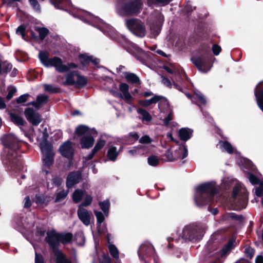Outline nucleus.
I'll list each match as a JSON object with an SVG mask.
<instances>
[{
    "label": "nucleus",
    "mask_w": 263,
    "mask_h": 263,
    "mask_svg": "<svg viewBox=\"0 0 263 263\" xmlns=\"http://www.w3.org/2000/svg\"><path fill=\"white\" fill-rule=\"evenodd\" d=\"M50 1L55 8L68 11L74 17L79 18L84 22L97 28L111 39L122 44L123 42H126V39L125 36L118 33L111 26L97 16L83 10H78L76 12H73L70 9V7L72 6L70 0H50Z\"/></svg>",
    "instance_id": "1"
},
{
    "label": "nucleus",
    "mask_w": 263,
    "mask_h": 263,
    "mask_svg": "<svg viewBox=\"0 0 263 263\" xmlns=\"http://www.w3.org/2000/svg\"><path fill=\"white\" fill-rule=\"evenodd\" d=\"M2 142L5 146L2 159L8 169L13 170L19 167L20 161L18 150L22 141L13 133L4 135Z\"/></svg>",
    "instance_id": "2"
},
{
    "label": "nucleus",
    "mask_w": 263,
    "mask_h": 263,
    "mask_svg": "<svg viewBox=\"0 0 263 263\" xmlns=\"http://www.w3.org/2000/svg\"><path fill=\"white\" fill-rule=\"evenodd\" d=\"M143 0H122L116 5L115 10L121 16L137 15L141 13Z\"/></svg>",
    "instance_id": "3"
},
{
    "label": "nucleus",
    "mask_w": 263,
    "mask_h": 263,
    "mask_svg": "<svg viewBox=\"0 0 263 263\" xmlns=\"http://www.w3.org/2000/svg\"><path fill=\"white\" fill-rule=\"evenodd\" d=\"M39 59L43 65L45 67H54L56 70L61 73L68 71L70 69L77 68V64L70 63L67 65L63 64L62 60L57 57L49 58L48 53L41 51L39 54Z\"/></svg>",
    "instance_id": "4"
},
{
    "label": "nucleus",
    "mask_w": 263,
    "mask_h": 263,
    "mask_svg": "<svg viewBox=\"0 0 263 263\" xmlns=\"http://www.w3.org/2000/svg\"><path fill=\"white\" fill-rule=\"evenodd\" d=\"M46 241L52 249L56 257V263H71L58 248L60 243V233L54 230L47 232Z\"/></svg>",
    "instance_id": "5"
},
{
    "label": "nucleus",
    "mask_w": 263,
    "mask_h": 263,
    "mask_svg": "<svg viewBox=\"0 0 263 263\" xmlns=\"http://www.w3.org/2000/svg\"><path fill=\"white\" fill-rule=\"evenodd\" d=\"M125 25L128 29L134 35L143 37L147 31L145 25L142 21L137 18H130L126 20Z\"/></svg>",
    "instance_id": "6"
},
{
    "label": "nucleus",
    "mask_w": 263,
    "mask_h": 263,
    "mask_svg": "<svg viewBox=\"0 0 263 263\" xmlns=\"http://www.w3.org/2000/svg\"><path fill=\"white\" fill-rule=\"evenodd\" d=\"M197 233V226L195 223H191L185 226L182 229L180 236L182 242L194 241L196 240Z\"/></svg>",
    "instance_id": "7"
},
{
    "label": "nucleus",
    "mask_w": 263,
    "mask_h": 263,
    "mask_svg": "<svg viewBox=\"0 0 263 263\" xmlns=\"http://www.w3.org/2000/svg\"><path fill=\"white\" fill-rule=\"evenodd\" d=\"M160 112L165 116L163 120V124L167 126L173 119V108L166 99L162 100L158 105Z\"/></svg>",
    "instance_id": "8"
},
{
    "label": "nucleus",
    "mask_w": 263,
    "mask_h": 263,
    "mask_svg": "<svg viewBox=\"0 0 263 263\" xmlns=\"http://www.w3.org/2000/svg\"><path fill=\"white\" fill-rule=\"evenodd\" d=\"M138 253L140 259L144 260L145 263H147L145 258L154 256L155 249L150 242H145L140 246Z\"/></svg>",
    "instance_id": "9"
},
{
    "label": "nucleus",
    "mask_w": 263,
    "mask_h": 263,
    "mask_svg": "<svg viewBox=\"0 0 263 263\" xmlns=\"http://www.w3.org/2000/svg\"><path fill=\"white\" fill-rule=\"evenodd\" d=\"M220 187L216 184L215 182H205L198 185V192L201 191L207 193L210 198L216 194L220 190Z\"/></svg>",
    "instance_id": "10"
},
{
    "label": "nucleus",
    "mask_w": 263,
    "mask_h": 263,
    "mask_svg": "<svg viewBox=\"0 0 263 263\" xmlns=\"http://www.w3.org/2000/svg\"><path fill=\"white\" fill-rule=\"evenodd\" d=\"M27 120L33 125L37 126L42 121L41 116L32 108H27L24 111Z\"/></svg>",
    "instance_id": "11"
},
{
    "label": "nucleus",
    "mask_w": 263,
    "mask_h": 263,
    "mask_svg": "<svg viewBox=\"0 0 263 263\" xmlns=\"http://www.w3.org/2000/svg\"><path fill=\"white\" fill-rule=\"evenodd\" d=\"M245 165L250 168L252 172H248L247 177L250 183L252 184H257L258 183L261 175L255 171V168L251 161L247 159H243Z\"/></svg>",
    "instance_id": "12"
},
{
    "label": "nucleus",
    "mask_w": 263,
    "mask_h": 263,
    "mask_svg": "<svg viewBox=\"0 0 263 263\" xmlns=\"http://www.w3.org/2000/svg\"><path fill=\"white\" fill-rule=\"evenodd\" d=\"M233 182L235 185L233 190V196L234 198L240 196L243 203L241 208H245L246 206L245 200L247 197V190L240 183H238L236 181Z\"/></svg>",
    "instance_id": "13"
},
{
    "label": "nucleus",
    "mask_w": 263,
    "mask_h": 263,
    "mask_svg": "<svg viewBox=\"0 0 263 263\" xmlns=\"http://www.w3.org/2000/svg\"><path fill=\"white\" fill-rule=\"evenodd\" d=\"M77 214L79 219L84 224L88 226L90 223L91 218L93 217L90 211L84 208L81 205H79L77 211Z\"/></svg>",
    "instance_id": "14"
},
{
    "label": "nucleus",
    "mask_w": 263,
    "mask_h": 263,
    "mask_svg": "<svg viewBox=\"0 0 263 263\" xmlns=\"http://www.w3.org/2000/svg\"><path fill=\"white\" fill-rule=\"evenodd\" d=\"M163 22V16L161 14L159 13L157 22L156 23H152L149 25V36L151 37L155 38L159 34Z\"/></svg>",
    "instance_id": "15"
},
{
    "label": "nucleus",
    "mask_w": 263,
    "mask_h": 263,
    "mask_svg": "<svg viewBox=\"0 0 263 263\" xmlns=\"http://www.w3.org/2000/svg\"><path fill=\"white\" fill-rule=\"evenodd\" d=\"M60 151L63 156L67 158H71L74 152L72 143L69 141H66L60 146Z\"/></svg>",
    "instance_id": "16"
},
{
    "label": "nucleus",
    "mask_w": 263,
    "mask_h": 263,
    "mask_svg": "<svg viewBox=\"0 0 263 263\" xmlns=\"http://www.w3.org/2000/svg\"><path fill=\"white\" fill-rule=\"evenodd\" d=\"M81 173L80 172L70 173L66 180V186L67 188L72 187L74 184L78 183L81 179Z\"/></svg>",
    "instance_id": "17"
},
{
    "label": "nucleus",
    "mask_w": 263,
    "mask_h": 263,
    "mask_svg": "<svg viewBox=\"0 0 263 263\" xmlns=\"http://www.w3.org/2000/svg\"><path fill=\"white\" fill-rule=\"evenodd\" d=\"M212 65L207 57L198 58V71L206 73L210 70Z\"/></svg>",
    "instance_id": "18"
},
{
    "label": "nucleus",
    "mask_w": 263,
    "mask_h": 263,
    "mask_svg": "<svg viewBox=\"0 0 263 263\" xmlns=\"http://www.w3.org/2000/svg\"><path fill=\"white\" fill-rule=\"evenodd\" d=\"M95 135H84L81 138L80 144L82 148L89 149L91 147L95 142Z\"/></svg>",
    "instance_id": "19"
},
{
    "label": "nucleus",
    "mask_w": 263,
    "mask_h": 263,
    "mask_svg": "<svg viewBox=\"0 0 263 263\" xmlns=\"http://www.w3.org/2000/svg\"><path fill=\"white\" fill-rule=\"evenodd\" d=\"M75 133L81 137L84 135L97 134V132L95 128H89L88 126L84 125L78 126L76 129Z\"/></svg>",
    "instance_id": "20"
},
{
    "label": "nucleus",
    "mask_w": 263,
    "mask_h": 263,
    "mask_svg": "<svg viewBox=\"0 0 263 263\" xmlns=\"http://www.w3.org/2000/svg\"><path fill=\"white\" fill-rule=\"evenodd\" d=\"M175 160L183 159L187 156V149L184 145H179L174 152Z\"/></svg>",
    "instance_id": "21"
},
{
    "label": "nucleus",
    "mask_w": 263,
    "mask_h": 263,
    "mask_svg": "<svg viewBox=\"0 0 263 263\" xmlns=\"http://www.w3.org/2000/svg\"><path fill=\"white\" fill-rule=\"evenodd\" d=\"M262 82H259L256 86L254 90V94L257 105L259 108L263 112V90H258L260 88V85Z\"/></svg>",
    "instance_id": "22"
},
{
    "label": "nucleus",
    "mask_w": 263,
    "mask_h": 263,
    "mask_svg": "<svg viewBox=\"0 0 263 263\" xmlns=\"http://www.w3.org/2000/svg\"><path fill=\"white\" fill-rule=\"evenodd\" d=\"M39 145L43 155L54 154L52 145L47 140H42Z\"/></svg>",
    "instance_id": "23"
},
{
    "label": "nucleus",
    "mask_w": 263,
    "mask_h": 263,
    "mask_svg": "<svg viewBox=\"0 0 263 263\" xmlns=\"http://www.w3.org/2000/svg\"><path fill=\"white\" fill-rule=\"evenodd\" d=\"M78 74L77 71H71L67 73L65 75V80L63 82V84L64 86L67 85H74L76 84L75 77Z\"/></svg>",
    "instance_id": "24"
},
{
    "label": "nucleus",
    "mask_w": 263,
    "mask_h": 263,
    "mask_svg": "<svg viewBox=\"0 0 263 263\" xmlns=\"http://www.w3.org/2000/svg\"><path fill=\"white\" fill-rule=\"evenodd\" d=\"M122 151V148H120L119 151H118L117 148L115 146H110L109 147L107 153V156L108 159L111 161H115L117 159L120 152Z\"/></svg>",
    "instance_id": "25"
},
{
    "label": "nucleus",
    "mask_w": 263,
    "mask_h": 263,
    "mask_svg": "<svg viewBox=\"0 0 263 263\" xmlns=\"http://www.w3.org/2000/svg\"><path fill=\"white\" fill-rule=\"evenodd\" d=\"M178 133L180 139L182 141H186L191 138L193 130L187 127H183L180 128Z\"/></svg>",
    "instance_id": "26"
},
{
    "label": "nucleus",
    "mask_w": 263,
    "mask_h": 263,
    "mask_svg": "<svg viewBox=\"0 0 263 263\" xmlns=\"http://www.w3.org/2000/svg\"><path fill=\"white\" fill-rule=\"evenodd\" d=\"M164 99H165L163 97L156 95L149 99L141 100L140 101L139 103L142 106L147 107L152 105V104L156 103L159 101L161 102Z\"/></svg>",
    "instance_id": "27"
},
{
    "label": "nucleus",
    "mask_w": 263,
    "mask_h": 263,
    "mask_svg": "<svg viewBox=\"0 0 263 263\" xmlns=\"http://www.w3.org/2000/svg\"><path fill=\"white\" fill-rule=\"evenodd\" d=\"M146 153V151L145 147L141 145L134 146L128 151V153L132 156H136L138 154L144 155Z\"/></svg>",
    "instance_id": "28"
},
{
    "label": "nucleus",
    "mask_w": 263,
    "mask_h": 263,
    "mask_svg": "<svg viewBox=\"0 0 263 263\" xmlns=\"http://www.w3.org/2000/svg\"><path fill=\"white\" fill-rule=\"evenodd\" d=\"M119 89L122 92L124 99L127 101H130L132 99V96L129 92V86L126 83H121L119 86Z\"/></svg>",
    "instance_id": "29"
},
{
    "label": "nucleus",
    "mask_w": 263,
    "mask_h": 263,
    "mask_svg": "<svg viewBox=\"0 0 263 263\" xmlns=\"http://www.w3.org/2000/svg\"><path fill=\"white\" fill-rule=\"evenodd\" d=\"M161 81L163 85L167 87L172 88L173 86H174V87L176 89L181 92H183V89L181 86L177 84L175 81H173L172 83L170 79L164 77H162Z\"/></svg>",
    "instance_id": "30"
},
{
    "label": "nucleus",
    "mask_w": 263,
    "mask_h": 263,
    "mask_svg": "<svg viewBox=\"0 0 263 263\" xmlns=\"http://www.w3.org/2000/svg\"><path fill=\"white\" fill-rule=\"evenodd\" d=\"M106 137L107 135L106 134H102L100 136V138L98 139L95 147L93 148V151L97 153L104 146L106 143Z\"/></svg>",
    "instance_id": "31"
},
{
    "label": "nucleus",
    "mask_w": 263,
    "mask_h": 263,
    "mask_svg": "<svg viewBox=\"0 0 263 263\" xmlns=\"http://www.w3.org/2000/svg\"><path fill=\"white\" fill-rule=\"evenodd\" d=\"M9 115L11 121L22 128L21 126H23L25 122L23 118L17 114L11 112L9 114Z\"/></svg>",
    "instance_id": "32"
},
{
    "label": "nucleus",
    "mask_w": 263,
    "mask_h": 263,
    "mask_svg": "<svg viewBox=\"0 0 263 263\" xmlns=\"http://www.w3.org/2000/svg\"><path fill=\"white\" fill-rule=\"evenodd\" d=\"M218 145L223 151H226L229 154H232L234 152V148L227 141H220Z\"/></svg>",
    "instance_id": "33"
},
{
    "label": "nucleus",
    "mask_w": 263,
    "mask_h": 263,
    "mask_svg": "<svg viewBox=\"0 0 263 263\" xmlns=\"http://www.w3.org/2000/svg\"><path fill=\"white\" fill-rule=\"evenodd\" d=\"M173 0H147L146 3L149 6L155 5L164 6L168 5Z\"/></svg>",
    "instance_id": "34"
},
{
    "label": "nucleus",
    "mask_w": 263,
    "mask_h": 263,
    "mask_svg": "<svg viewBox=\"0 0 263 263\" xmlns=\"http://www.w3.org/2000/svg\"><path fill=\"white\" fill-rule=\"evenodd\" d=\"M77 79L76 81V84L74 86L80 88L83 87L85 85H86L87 83V79L83 76H81L78 72V74H77Z\"/></svg>",
    "instance_id": "35"
},
{
    "label": "nucleus",
    "mask_w": 263,
    "mask_h": 263,
    "mask_svg": "<svg viewBox=\"0 0 263 263\" xmlns=\"http://www.w3.org/2000/svg\"><path fill=\"white\" fill-rule=\"evenodd\" d=\"M85 193V192L82 190L77 189L75 190L72 195V199L73 201L76 203L80 202L84 196Z\"/></svg>",
    "instance_id": "36"
},
{
    "label": "nucleus",
    "mask_w": 263,
    "mask_h": 263,
    "mask_svg": "<svg viewBox=\"0 0 263 263\" xmlns=\"http://www.w3.org/2000/svg\"><path fill=\"white\" fill-rule=\"evenodd\" d=\"M60 242L63 244L70 243L72 239V235L70 233H60Z\"/></svg>",
    "instance_id": "37"
},
{
    "label": "nucleus",
    "mask_w": 263,
    "mask_h": 263,
    "mask_svg": "<svg viewBox=\"0 0 263 263\" xmlns=\"http://www.w3.org/2000/svg\"><path fill=\"white\" fill-rule=\"evenodd\" d=\"M137 112L142 116V121H145L146 122H150L152 121V117L147 111L142 108H139L137 110Z\"/></svg>",
    "instance_id": "38"
},
{
    "label": "nucleus",
    "mask_w": 263,
    "mask_h": 263,
    "mask_svg": "<svg viewBox=\"0 0 263 263\" xmlns=\"http://www.w3.org/2000/svg\"><path fill=\"white\" fill-rule=\"evenodd\" d=\"M54 154L43 155V163L44 166H50L53 162Z\"/></svg>",
    "instance_id": "39"
},
{
    "label": "nucleus",
    "mask_w": 263,
    "mask_h": 263,
    "mask_svg": "<svg viewBox=\"0 0 263 263\" xmlns=\"http://www.w3.org/2000/svg\"><path fill=\"white\" fill-rule=\"evenodd\" d=\"M127 43L129 45V47L126 48V50L131 54H134L136 52L140 53L142 51V50L136 44L130 42H128Z\"/></svg>",
    "instance_id": "40"
},
{
    "label": "nucleus",
    "mask_w": 263,
    "mask_h": 263,
    "mask_svg": "<svg viewBox=\"0 0 263 263\" xmlns=\"http://www.w3.org/2000/svg\"><path fill=\"white\" fill-rule=\"evenodd\" d=\"M125 77L127 81L133 83H137L140 82V79L137 75L133 73L126 72Z\"/></svg>",
    "instance_id": "41"
},
{
    "label": "nucleus",
    "mask_w": 263,
    "mask_h": 263,
    "mask_svg": "<svg viewBox=\"0 0 263 263\" xmlns=\"http://www.w3.org/2000/svg\"><path fill=\"white\" fill-rule=\"evenodd\" d=\"M235 240L234 239L230 240L228 243L223 247L222 250V255H224L227 253L229 252L230 250L233 249L235 245Z\"/></svg>",
    "instance_id": "42"
},
{
    "label": "nucleus",
    "mask_w": 263,
    "mask_h": 263,
    "mask_svg": "<svg viewBox=\"0 0 263 263\" xmlns=\"http://www.w3.org/2000/svg\"><path fill=\"white\" fill-rule=\"evenodd\" d=\"M108 249L109 252L113 258L118 260L119 258V251L117 248L113 244L108 245Z\"/></svg>",
    "instance_id": "43"
},
{
    "label": "nucleus",
    "mask_w": 263,
    "mask_h": 263,
    "mask_svg": "<svg viewBox=\"0 0 263 263\" xmlns=\"http://www.w3.org/2000/svg\"><path fill=\"white\" fill-rule=\"evenodd\" d=\"M164 69L168 73H170L171 74H173L175 76H176V81H178V82L180 81V78L181 76V72L177 70L176 69V68H175L172 69V68L167 67V66H164Z\"/></svg>",
    "instance_id": "44"
},
{
    "label": "nucleus",
    "mask_w": 263,
    "mask_h": 263,
    "mask_svg": "<svg viewBox=\"0 0 263 263\" xmlns=\"http://www.w3.org/2000/svg\"><path fill=\"white\" fill-rule=\"evenodd\" d=\"M36 101L40 109L41 105L45 104L48 102V97L45 94L38 95L36 97Z\"/></svg>",
    "instance_id": "45"
},
{
    "label": "nucleus",
    "mask_w": 263,
    "mask_h": 263,
    "mask_svg": "<svg viewBox=\"0 0 263 263\" xmlns=\"http://www.w3.org/2000/svg\"><path fill=\"white\" fill-rule=\"evenodd\" d=\"M68 193V190H61L59 192L57 193L56 198L55 200V202H60L64 200L66 196H67Z\"/></svg>",
    "instance_id": "46"
},
{
    "label": "nucleus",
    "mask_w": 263,
    "mask_h": 263,
    "mask_svg": "<svg viewBox=\"0 0 263 263\" xmlns=\"http://www.w3.org/2000/svg\"><path fill=\"white\" fill-rule=\"evenodd\" d=\"M99 205L100 208L104 213L105 216L108 215V210L109 208V202L108 200H105L104 201H102L99 202Z\"/></svg>",
    "instance_id": "47"
},
{
    "label": "nucleus",
    "mask_w": 263,
    "mask_h": 263,
    "mask_svg": "<svg viewBox=\"0 0 263 263\" xmlns=\"http://www.w3.org/2000/svg\"><path fill=\"white\" fill-rule=\"evenodd\" d=\"M80 61L83 65L88 64L91 60V56H89L86 54H81L79 56Z\"/></svg>",
    "instance_id": "48"
},
{
    "label": "nucleus",
    "mask_w": 263,
    "mask_h": 263,
    "mask_svg": "<svg viewBox=\"0 0 263 263\" xmlns=\"http://www.w3.org/2000/svg\"><path fill=\"white\" fill-rule=\"evenodd\" d=\"M84 196V200L82 203L80 204L79 205H81L82 207L88 206L89 205H90L92 202V197L86 193H85Z\"/></svg>",
    "instance_id": "49"
},
{
    "label": "nucleus",
    "mask_w": 263,
    "mask_h": 263,
    "mask_svg": "<svg viewBox=\"0 0 263 263\" xmlns=\"http://www.w3.org/2000/svg\"><path fill=\"white\" fill-rule=\"evenodd\" d=\"M159 161V159L155 156H151L147 158V163L151 166H157L158 165Z\"/></svg>",
    "instance_id": "50"
},
{
    "label": "nucleus",
    "mask_w": 263,
    "mask_h": 263,
    "mask_svg": "<svg viewBox=\"0 0 263 263\" xmlns=\"http://www.w3.org/2000/svg\"><path fill=\"white\" fill-rule=\"evenodd\" d=\"M95 215L97 218L98 227L104 221V216L101 212L95 211Z\"/></svg>",
    "instance_id": "51"
},
{
    "label": "nucleus",
    "mask_w": 263,
    "mask_h": 263,
    "mask_svg": "<svg viewBox=\"0 0 263 263\" xmlns=\"http://www.w3.org/2000/svg\"><path fill=\"white\" fill-rule=\"evenodd\" d=\"M37 31L39 33L40 39L42 40L45 38L49 32V30L46 28H39Z\"/></svg>",
    "instance_id": "52"
},
{
    "label": "nucleus",
    "mask_w": 263,
    "mask_h": 263,
    "mask_svg": "<svg viewBox=\"0 0 263 263\" xmlns=\"http://www.w3.org/2000/svg\"><path fill=\"white\" fill-rule=\"evenodd\" d=\"M99 263H111L110 257L106 254H102L99 258Z\"/></svg>",
    "instance_id": "53"
},
{
    "label": "nucleus",
    "mask_w": 263,
    "mask_h": 263,
    "mask_svg": "<svg viewBox=\"0 0 263 263\" xmlns=\"http://www.w3.org/2000/svg\"><path fill=\"white\" fill-rule=\"evenodd\" d=\"M152 139L148 135H144L139 140V142L141 144H149L152 143Z\"/></svg>",
    "instance_id": "54"
},
{
    "label": "nucleus",
    "mask_w": 263,
    "mask_h": 263,
    "mask_svg": "<svg viewBox=\"0 0 263 263\" xmlns=\"http://www.w3.org/2000/svg\"><path fill=\"white\" fill-rule=\"evenodd\" d=\"M30 95L27 93L22 95L16 99V102L18 104L24 103L27 101Z\"/></svg>",
    "instance_id": "55"
},
{
    "label": "nucleus",
    "mask_w": 263,
    "mask_h": 263,
    "mask_svg": "<svg viewBox=\"0 0 263 263\" xmlns=\"http://www.w3.org/2000/svg\"><path fill=\"white\" fill-rule=\"evenodd\" d=\"M46 201L45 196L43 194L36 195L35 196V202L37 204H42Z\"/></svg>",
    "instance_id": "56"
},
{
    "label": "nucleus",
    "mask_w": 263,
    "mask_h": 263,
    "mask_svg": "<svg viewBox=\"0 0 263 263\" xmlns=\"http://www.w3.org/2000/svg\"><path fill=\"white\" fill-rule=\"evenodd\" d=\"M44 86L45 91L50 93H55L57 92V88L54 87L52 85L45 84L44 85Z\"/></svg>",
    "instance_id": "57"
},
{
    "label": "nucleus",
    "mask_w": 263,
    "mask_h": 263,
    "mask_svg": "<svg viewBox=\"0 0 263 263\" xmlns=\"http://www.w3.org/2000/svg\"><path fill=\"white\" fill-rule=\"evenodd\" d=\"M29 1L34 10L40 12V6L36 0H29Z\"/></svg>",
    "instance_id": "58"
},
{
    "label": "nucleus",
    "mask_w": 263,
    "mask_h": 263,
    "mask_svg": "<svg viewBox=\"0 0 263 263\" xmlns=\"http://www.w3.org/2000/svg\"><path fill=\"white\" fill-rule=\"evenodd\" d=\"M16 92V88L14 86L9 87V92L6 96L8 100H10L13 96L14 94Z\"/></svg>",
    "instance_id": "59"
},
{
    "label": "nucleus",
    "mask_w": 263,
    "mask_h": 263,
    "mask_svg": "<svg viewBox=\"0 0 263 263\" xmlns=\"http://www.w3.org/2000/svg\"><path fill=\"white\" fill-rule=\"evenodd\" d=\"M25 27L23 25H21L17 27L16 32L17 34H20L23 39H25Z\"/></svg>",
    "instance_id": "60"
},
{
    "label": "nucleus",
    "mask_w": 263,
    "mask_h": 263,
    "mask_svg": "<svg viewBox=\"0 0 263 263\" xmlns=\"http://www.w3.org/2000/svg\"><path fill=\"white\" fill-rule=\"evenodd\" d=\"M255 194L258 197L263 196V181L259 184V185L255 190Z\"/></svg>",
    "instance_id": "61"
},
{
    "label": "nucleus",
    "mask_w": 263,
    "mask_h": 263,
    "mask_svg": "<svg viewBox=\"0 0 263 263\" xmlns=\"http://www.w3.org/2000/svg\"><path fill=\"white\" fill-rule=\"evenodd\" d=\"M165 156L169 161H174L175 160L174 153H173L170 149L166 152Z\"/></svg>",
    "instance_id": "62"
},
{
    "label": "nucleus",
    "mask_w": 263,
    "mask_h": 263,
    "mask_svg": "<svg viewBox=\"0 0 263 263\" xmlns=\"http://www.w3.org/2000/svg\"><path fill=\"white\" fill-rule=\"evenodd\" d=\"M199 103L202 106H205L206 104V99L204 96L200 93H198V103Z\"/></svg>",
    "instance_id": "63"
},
{
    "label": "nucleus",
    "mask_w": 263,
    "mask_h": 263,
    "mask_svg": "<svg viewBox=\"0 0 263 263\" xmlns=\"http://www.w3.org/2000/svg\"><path fill=\"white\" fill-rule=\"evenodd\" d=\"M245 253L247 257L251 258L254 255V250L251 247H247L245 249Z\"/></svg>",
    "instance_id": "64"
}]
</instances>
